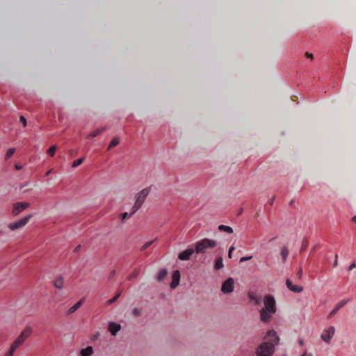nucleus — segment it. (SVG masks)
I'll list each match as a JSON object with an SVG mask.
<instances>
[{"label": "nucleus", "mask_w": 356, "mask_h": 356, "mask_svg": "<svg viewBox=\"0 0 356 356\" xmlns=\"http://www.w3.org/2000/svg\"><path fill=\"white\" fill-rule=\"evenodd\" d=\"M280 343V337L274 330H269L255 350V356H273L275 346Z\"/></svg>", "instance_id": "f257e3e1"}, {"label": "nucleus", "mask_w": 356, "mask_h": 356, "mask_svg": "<svg viewBox=\"0 0 356 356\" xmlns=\"http://www.w3.org/2000/svg\"><path fill=\"white\" fill-rule=\"evenodd\" d=\"M264 308L260 310L261 321L264 323L269 322L272 315L276 312L275 300L270 295H266L264 299Z\"/></svg>", "instance_id": "f03ea898"}, {"label": "nucleus", "mask_w": 356, "mask_h": 356, "mask_svg": "<svg viewBox=\"0 0 356 356\" xmlns=\"http://www.w3.org/2000/svg\"><path fill=\"white\" fill-rule=\"evenodd\" d=\"M217 245L216 241L206 238L197 241L194 250L197 254L205 253L208 249L214 248Z\"/></svg>", "instance_id": "7ed1b4c3"}, {"label": "nucleus", "mask_w": 356, "mask_h": 356, "mask_svg": "<svg viewBox=\"0 0 356 356\" xmlns=\"http://www.w3.org/2000/svg\"><path fill=\"white\" fill-rule=\"evenodd\" d=\"M31 332L32 330L30 327L25 328L17 338L11 343L10 347L15 350L24 343V341L29 337Z\"/></svg>", "instance_id": "20e7f679"}, {"label": "nucleus", "mask_w": 356, "mask_h": 356, "mask_svg": "<svg viewBox=\"0 0 356 356\" xmlns=\"http://www.w3.org/2000/svg\"><path fill=\"white\" fill-rule=\"evenodd\" d=\"M32 214L24 216V218L19 219L16 222L8 224V227L10 230L20 229L24 227L29 222V220L32 218Z\"/></svg>", "instance_id": "39448f33"}, {"label": "nucleus", "mask_w": 356, "mask_h": 356, "mask_svg": "<svg viewBox=\"0 0 356 356\" xmlns=\"http://www.w3.org/2000/svg\"><path fill=\"white\" fill-rule=\"evenodd\" d=\"M234 281L233 278L227 279L222 284L221 291L223 293H230L234 291Z\"/></svg>", "instance_id": "423d86ee"}, {"label": "nucleus", "mask_w": 356, "mask_h": 356, "mask_svg": "<svg viewBox=\"0 0 356 356\" xmlns=\"http://www.w3.org/2000/svg\"><path fill=\"white\" fill-rule=\"evenodd\" d=\"M335 328L334 326H330L327 329L324 330L321 335V339L327 343H329L334 335Z\"/></svg>", "instance_id": "0eeeda50"}, {"label": "nucleus", "mask_w": 356, "mask_h": 356, "mask_svg": "<svg viewBox=\"0 0 356 356\" xmlns=\"http://www.w3.org/2000/svg\"><path fill=\"white\" fill-rule=\"evenodd\" d=\"M30 204L29 202H16L13 204L12 214L13 216H17L21 212L29 207Z\"/></svg>", "instance_id": "6e6552de"}, {"label": "nucleus", "mask_w": 356, "mask_h": 356, "mask_svg": "<svg viewBox=\"0 0 356 356\" xmlns=\"http://www.w3.org/2000/svg\"><path fill=\"white\" fill-rule=\"evenodd\" d=\"M150 188H145L143 189L140 193H138L136 195V203L138 204L142 207L143 204L144 203L146 197L149 194Z\"/></svg>", "instance_id": "1a4fd4ad"}, {"label": "nucleus", "mask_w": 356, "mask_h": 356, "mask_svg": "<svg viewBox=\"0 0 356 356\" xmlns=\"http://www.w3.org/2000/svg\"><path fill=\"white\" fill-rule=\"evenodd\" d=\"M195 250L193 248H188L184 251L180 252L178 255V259L181 261H187L189 260L191 256L195 252Z\"/></svg>", "instance_id": "9d476101"}, {"label": "nucleus", "mask_w": 356, "mask_h": 356, "mask_svg": "<svg viewBox=\"0 0 356 356\" xmlns=\"http://www.w3.org/2000/svg\"><path fill=\"white\" fill-rule=\"evenodd\" d=\"M180 280V273L179 270H175L172 273V282L170 284V287L172 289H175L179 284Z\"/></svg>", "instance_id": "9b49d317"}, {"label": "nucleus", "mask_w": 356, "mask_h": 356, "mask_svg": "<svg viewBox=\"0 0 356 356\" xmlns=\"http://www.w3.org/2000/svg\"><path fill=\"white\" fill-rule=\"evenodd\" d=\"M286 284L287 288L293 292L300 293L303 290L302 286L293 284L292 282L289 279L286 280Z\"/></svg>", "instance_id": "f8f14e48"}, {"label": "nucleus", "mask_w": 356, "mask_h": 356, "mask_svg": "<svg viewBox=\"0 0 356 356\" xmlns=\"http://www.w3.org/2000/svg\"><path fill=\"white\" fill-rule=\"evenodd\" d=\"M121 330V325L114 322H110L108 324V331L113 336H115L118 332Z\"/></svg>", "instance_id": "ddd939ff"}, {"label": "nucleus", "mask_w": 356, "mask_h": 356, "mask_svg": "<svg viewBox=\"0 0 356 356\" xmlns=\"http://www.w3.org/2000/svg\"><path fill=\"white\" fill-rule=\"evenodd\" d=\"M348 300H342L341 301H340L329 314L328 318H330L333 316H334L337 314V312L348 302Z\"/></svg>", "instance_id": "4468645a"}, {"label": "nucleus", "mask_w": 356, "mask_h": 356, "mask_svg": "<svg viewBox=\"0 0 356 356\" xmlns=\"http://www.w3.org/2000/svg\"><path fill=\"white\" fill-rule=\"evenodd\" d=\"M248 298L252 302L254 303V305H259L261 302V297L253 292L248 293Z\"/></svg>", "instance_id": "2eb2a0df"}, {"label": "nucleus", "mask_w": 356, "mask_h": 356, "mask_svg": "<svg viewBox=\"0 0 356 356\" xmlns=\"http://www.w3.org/2000/svg\"><path fill=\"white\" fill-rule=\"evenodd\" d=\"M53 284L54 287L58 289H61L64 286V278L62 276H59L54 280Z\"/></svg>", "instance_id": "dca6fc26"}, {"label": "nucleus", "mask_w": 356, "mask_h": 356, "mask_svg": "<svg viewBox=\"0 0 356 356\" xmlns=\"http://www.w3.org/2000/svg\"><path fill=\"white\" fill-rule=\"evenodd\" d=\"M85 299L82 298L79 302H77L75 305L71 307L68 310V314H73L75 312L83 303Z\"/></svg>", "instance_id": "f3484780"}, {"label": "nucleus", "mask_w": 356, "mask_h": 356, "mask_svg": "<svg viewBox=\"0 0 356 356\" xmlns=\"http://www.w3.org/2000/svg\"><path fill=\"white\" fill-rule=\"evenodd\" d=\"M93 353V348L92 346H88L86 348H83L80 354L81 356H92Z\"/></svg>", "instance_id": "a211bd4d"}, {"label": "nucleus", "mask_w": 356, "mask_h": 356, "mask_svg": "<svg viewBox=\"0 0 356 356\" xmlns=\"http://www.w3.org/2000/svg\"><path fill=\"white\" fill-rule=\"evenodd\" d=\"M218 230L220 231V232H227L228 234H232L234 232L233 229L231 227L227 226V225H219L218 226Z\"/></svg>", "instance_id": "6ab92c4d"}, {"label": "nucleus", "mask_w": 356, "mask_h": 356, "mask_svg": "<svg viewBox=\"0 0 356 356\" xmlns=\"http://www.w3.org/2000/svg\"><path fill=\"white\" fill-rule=\"evenodd\" d=\"M224 266L223 262H222V258L219 257L216 260L214 268L216 270H220Z\"/></svg>", "instance_id": "aec40b11"}, {"label": "nucleus", "mask_w": 356, "mask_h": 356, "mask_svg": "<svg viewBox=\"0 0 356 356\" xmlns=\"http://www.w3.org/2000/svg\"><path fill=\"white\" fill-rule=\"evenodd\" d=\"M280 254L282 256L283 261H285L289 255V250L286 247H283L281 250Z\"/></svg>", "instance_id": "412c9836"}, {"label": "nucleus", "mask_w": 356, "mask_h": 356, "mask_svg": "<svg viewBox=\"0 0 356 356\" xmlns=\"http://www.w3.org/2000/svg\"><path fill=\"white\" fill-rule=\"evenodd\" d=\"M168 274V271L166 269L163 268L159 270L158 275H157V280L158 281H161Z\"/></svg>", "instance_id": "4be33fe9"}, {"label": "nucleus", "mask_w": 356, "mask_h": 356, "mask_svg": "<svg viewBox=\"0 0 356 356\" xmlns=\"http://www.w3.org/2000/svg\"><path fill=\"white\" fill-rule=\"evenodd\" d=\"M120 143V140L118 138H114L110 143L108 149H111V148L117 146Z\"/></svg>", "instance_id": "5701e85b"}, {"label": "nucleus", "mask_w": 356, "mask_h": 356, "mask_svg": "<svg viewBox=\"0 0 356 356\" xmlns=\"http://www.w3.org/2000/svg\"><path fill=\"white\" fill-rule=\"evenodd\" d=\"M15 152V148H10L6 153L5 160H8Z\"/></svg>", "instance_id": "b1692460"}, {"label": "nucleus", "mask_w": 356, "mask_h": 356, "mask_svg": "<svg viewBox=\"0 0 356 356\" xmlns=\"http://www.w3.org/2000/svg\"><path fill=\"white\" fill-rule=\"evenodd\" d=\"M104 130H105V128L98 129L95 130V131L92 132L91 134H90L88 137L89 138H95V137L97 136L99 134H100Z\"/></svg>", "instance_id": "393cba45"}, {"label": "nucleus", "mask_w": 356, "mask_h": 356, "mask_svg": "<svg viewBox=\"0 0 356 356\" xmlns=\"http://www.w3.org/2000/svg\"><path fill=\"white\" fill-rule=\"evenodd\" d=\"M140 207H141L140 205H139L138 204L135 202L134 205L133 206V207L131 209L129 216H133Z\"/></svg>", "instance_id": "a878e982"}, {"label": "nucleus", "mask_w": 356, "mask_h": 356, "mask_svg": "<svg viewBox=\"0 0 356 356\" xmlns=\"http://www.w3.org/2000/svg\"><path fill=\"white\" fill-rule=\"evenodd\" d=\"M57 149V146L56 145H53L51 146L48 150H47V154L50 156H54V154H55V152Z\"/></svg>", "instance_id": "bb28decb"}, {"label": "nucleus", "mask_w": 356, "mask_h": 356, "mask_svg": "<svg viewBox=\"0 0 356 356\" xmlns=\"http://www.w3.org/2000/svg\"><path fill=\"white\" fill-rule=\"evenodd\" d=\"M84 159H85L84 157H83V158H81V159H79L74 161L72 165V168H76L79 165H80L81 164H82Z\"/></svg>", "instance_id": "cd10ccee"}, {"label": "nucleus", "mask_w": 356, "mask_h": 356, "mask_svg": "<svg viewBox=\"0 0 356 356\" xmlns=\"http://www.w3.org/2000/svg\"><path fill=\"white\" fill-rule=\"evenodd\" d=\"M121 295V293H118V294H116L112 299L109 300L107 301V304L108 305H111L113 303H114L115 302L117 301V300L119 298V297Z\"/></svg>", "instance_id": "c85d7f7f"}, {"label": "nucleus", "mask_w": 356, "mask_h": 356, "mask_svg": "<svg viewBox=\"0 0 356 356\" xmlns=\"http://www.w3.org/2000/svg\"><path fill=\"white\" fill-rule=\"evenodd\" d=\"M15 350L13 349L11 347L9 348L8 351L5 353V354L3 356H13L15 353Z\"/></svg>", "instance_id": "c756f323"}, {"label": "nucleus", "mask_w": 356, "mask_h": 356, "mask_svg": "<svg viewBox=\"0 0 356 356\" xmlns=\"http://www.w3.org/2000/svg\"><path fill=\"white\" fill-rule=\"evenodd\" d=\"M309 242L307 238H304L302 241L301 251H304L308 246Z\"/></svg>", "instance_id": "7c9ffc66"}, {"label": "nucleus", "mask_w": 356, "mask_h": 356, "mask_svg": "<svg viewBox=\"0 0 356 356\" xmlns=\"http://www.w3.org/2000/svg\"><path fill=\"white\" fill-rule=\"evenodd\" d=\"M154 241H148V242H146L141 248V250H145V249H147V248H149L152 243H153Z\"/></svg>", "instance_id": "2f4dec72"}, {"label": "nucleus", "mask_w": 356, "mask_h": 356, "mask_svg": "<svg viewBox=\"0 0 356 356\" xmlns=\"http://www.w3.org/2000/svg\"><path fill=\"white\" fill-rule=\"evenodd\" d=\"M140 273V270L139 269H135L134 273L129 276V279L131 280L133 278H135L138 276V275Z\"/></svg>", "instance_id": "473e14b6"}, {"label": "nucleus", "mask_w": 356, "mask_h": 356, "mask_svg": "<svg viewBox=\"0 0 356 356\" xmlns=\"http://www.w3.org/2000/svg\"><path fill=\"white\" fill-rule=\"evenodd\" d=\"M131 216H129V213H128L127 212H124L123 213H122L120 215V218L122 219V220H125L126 219L130 218Z\"/></svg>", "instance_id": "72a5a7b5"}, {"label": "nucleus", "mask_w": 356, "mask_h": 356, "mask_svg": "<svg viewBox=\"0 0 356 356\" xmlns=\"http://www.w3.org/2000/svg\"><path fill=\"white\" fill-rule=\"evenodd\" d=\"M252 258V255L243 257L240 259V262H244L248 260H250Z\"/></svg>", "instance_id": "f704fd0d"}, {"label": "nucleus", "mask_w": 356, "mask_h": 356, "mask_svg": "<svg viewBox=\"0 0 356 356\" xmlns=\"http://www.w3.org/2000/svg\"><path fill=\"white\" fill-rule=\"evenodd\" d=\"M19 122L23 124L24 127L26 126V120L24 116L21 115L19 118Z\"/></svg>", "instance_id": "c9c22d12"}, {"label": "nucleus", "mask_w": 356, "mask_h": 356, "mask_svg": "<svg viewBox=\"0 0 356 356\" xmlns=\"http://www.w3.org/2000/svg\"><path fill=\"white\" fill-rule=\"evenodd\" d=\"M235 248L234 246H231L228 251V257L232 258V252L234 250Z\"/></svg>", "instance_id": "e433bc0d"}, {"label": "nucleus", "mask_w": 356, "mask_h": 356, "mask_svg": "<svg viewBox=\"0 0 356 356\" xmlns=\"http://www.w3.org/2000/svg\"><path fill=\"white\" fill-rule=\"evenodd\" d=\"M140 314V311L139 309H137V308H135L134 310H133V315L135 316H138Z\"/></svg>", "instance_id": "4c0bfd02"}, {"label": "nucleus", "mask_w": 356, "mask_h": 356, "mask_svg": "<svg viewBox=\"0 0 356 356\" xmlns=\"http://www.w3.org/2000/svg\"><path fill=\"white\" fill-rule=\"evenodd\" d=\"M300 356H313L312 353H308L307 350H305Z\"/></svg>", "instance_id": "58836bf2"}, {"label": "nucleus", "mask_w": 356, "mask_h": 356, "mask_svg": "<svg viewBox=\"0 0 356 356\" xmlns=\"http://www.w3.org/2000/svg\"><path fill=\"white\" fill-rule=\"evenodd\" d=\"M302 275V269L300 268L297 273V277L300 279Z\"/></svg>", "instance_id": "ea45409f"}, {"label": "nucleus", "mask_w": 356, "mask_h": 356, "mask_svg": "<svg viewBox=\"0 0 356 356\" xmlns=\"http://www.w3.org/2000/svg\"><path fill=\"white\" fill-rule=\"evenodd\" d=\"M305 56L307 58H309L310 60H313L314 58V56L312 54H310L309 52H306L305 53Z\"/></svg>", "instance_id": "a19ab883"}, {"label": "nucleus", "mask_w": 356, "mask_h": 356, "mask_svg": "<svg viewBox=\"0 0 356 356\" xmlns=\"http://www.w3.org/2000/svg\"><path fill=\"white\" fill-rule=\"evenodd\" d=\"M15 168L17 170H21L22 168V165H20V164L17 163V164L15 165Z\"/></svg>", "instance_id": "79ce46f5"}, {"label": "nucleus", "mask_w": 356, "mask_h": 356, "mask_svg": "<svg viewBox=\"0 0 356 356\" xmlns=\"http://www.w3.org/2000/svg\"><path fill=\"white\" fill-rule=\"evenodd\" d=\"M275 196H273V197H272V198L268 201V204H269L270 205H271V206H272V205L274 204V201H275Z\"/></svg>", "instance_id": "37998d69"}, {"label": "nucleus", "mask_w": 356, "mask_h": 356, "mask_svg": "<svg viewBox=\"0 0 356 356\" xmlns=\"http://www.w3.org/2000/svg\"><path fill=\"white\" fill-rule=\"evenodd\" d=\"M356 267V264L355 262H353L348 268V270H352L353 268H355Z\"/></svg>", "instance_id": "c03bdc74"}, {"label": "nucleus", "mask_w": 356, "mask_h": 356, "mask_svg": "<svg viewBox=\"0 0 356 356\" xmlns=\"http://www.w3.org/2000/svg\"><path fill=\"white\" fill-rule=\"evenodd\" d=\"M298 343L300 346H302L304 345V340L302 339H300L298 340Z\"/></svg>", "instance_id": "a18cd8bd"}, {"label": "nucleus", "mask_w": 356, "mask_h": 356, "mask_svg": "<svg viewBox=\"0 0 356 356\" xmlns=\"http://www.w3.org/2000/svg\"><path fill=\"white\" fill-rule=\"evenodd\" d=\"M335 257H336V259H335V261L334 262V264H333L334 267H336L337 266V257H338V255L336 254Z\"/></svg>", "instance_id": "49530a36"}, {"label": "nucleus", "mask_w": 356, "mask_h": 356, "mask_svg": "<svg viewBox=\"0 0 356 356\" xmlns=\"http://www.w3.org/2000/svg\"><path fill=\"white\" fill-rule=\"evenodd\" d=\"M115 275V270H113L110 273V277H113Z\"/></svg>", "instance_id": "de8ad7c7"}, {"label": "nucleus", "mask_w": 356, "mask_h": 356, "mask_svg": "<svg viewBox=\"0 0 356 356\" xmlns=\"http://www.w3.org/2000/svg\"><path fill=\"white\" fill-rule=\"evenodd\" d=\"M52 170H49V171L47 172L46 173V176H49L50 175V173L51 172Z\"/></svg>", "instance_id": "09e8293b"}, {"label": "nucleus", "mask_w": 356, "mask_h": 356, "mask_svg": "<svg viewBox=\"0 0 356 356\" xmlns=\"http://www.w3.org/2000/svg\"><path fill=\"white\" fill-rule=\"evenodd\" d=\"M353 222H356V215L352 218Z\"/></svg>", "instance_id": "8fccbe9b"}, {"label": "nucleus", "mask_w": 356, "mask_h": 356, "mask_svg": "<svg viewBox=\"0 0 356 356\" xmlns=\"http://www.w3.org/2000/svg\"><path fill=\"white\" fill-rule=\"evenodd\" d=\"M80 248H81V245H78V246L76 248L75 250H78Z\"/></svg>", "instance_id": "3c124183"}, {"label": "nucleus", "mask_w": 356, "mask_h": 356, "mask_svg": "<svg viewBox=\"0 0 356 356\" xmlns=\"http://www.w3.org/2000/svg\"><path fill=\"white\" fill-rule=\"evenodd\" d=\"M98 335H99V334H97V335H95V337H94V339H96V338H97V337H98Z\"/></svg>", "instance_id": "603ef678"}, {"label": "nucleus", "mask_w": 356, "mask_h": 356, "mask_svg": "<svg viewBox=\"0 0 356 356\" xmlns=\"http://www.w3.org/2000/svg\"><path fill=\"white\" fill-rule=\"evenodd\" d=\"M243 209H241V211H239V213H241Z\"/></svg>", "instance_id": "864d4df0"}, {"label": "nucleus", "mask_w": 356, "mask_h": 356, "mask_svg": "<svg viewBox=\"0 0 356 356\" xmlns=\"http://www.w3.org/2000/svg\"><path fill=\"white\" fill-rule=\"evenodd\" d=\"M1 232H0V234H1Z\"/></svg>", "instance_id": "5fc2aeb1"}]
</instances>
